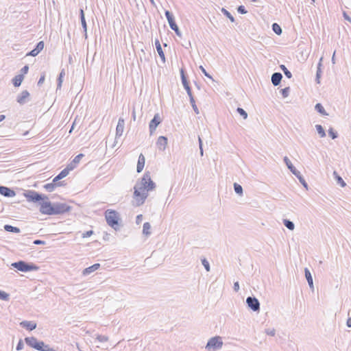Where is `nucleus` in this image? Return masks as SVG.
I'll use <instances>...</instances> for the list:
<instances>
[{
    "label": "nucleus",
    "instance_id": "9d476101",
    "mask_svg": "<svg viewBox=\"0 0 351 351\" xmlns=\"http://www.w3.org/2000/svg\"><path fill=\"white\" fill-rule=\"evenodd\" d=\"M246 303L249 308L254 312L260 311V302L258 300L252 296H248L246 299Z\"/></svg>",
    "mask_w": 351,
    "mask_h": 351
},
{
    "label": "nucleus",
    "instance_id": "3c124183",
    "mask_svg": "<svg viewBox=\"0 0 351 351\" xmlns=\"http://www.w3.org/2000/svg\"><path fill=\"white\" fill-rule=\"evenodd\" d=\"M199 69L206 77L213 80L212 76L208 73H207V71H206L203 66H199Z\"/></svg>",
    "mask_w": 351,
    "mask_h": 351
},
{
    "label": "nucleus",
    "instance_id": "39448f33",
    "mask_svg": "<svg viewBox=\"0 0 351 351\" xmlns=\"http://www.w3.org/2000/svg\"><path fill=\"white\" fill-rule=\"evenodd\" d=\"M24 196L27 198L28 202L34 203L42 202L43 200L48 199V197L45 195L39 193L35 191H27L24 193Z\"/></svg>",
    "mask_w": 351,
    "mask_h": 351
},
{
    "label": "nucleus",
    "instance_id": "2f4dec72",
    "mask_svg": "<svg viewBox=\"0 0 351 351\" xmlns=\"http://www.w3.org/2000/svg\"><path fill=\"white\" fill-rule=\"evenodd\" d=\"M271 29L273 32L278 36H280L282 32L281 27L276 23H274L272 24Z\"/></svg>",
    "mask_w": 351,
    "mask_h": 351
},
{
    "label": "nucleus",
    "instance_id": "393cba45",
    "mask_svg": "<svg viewBox=\"0 0 351 351\" xmlns=\"http://www.w3.org/2000/svg\"><path fill=\"white\" fill-rule=\"evenodd\" d=\"M84 157L83 154H79L73 159V160L68 164L67 167H72V170H73L77 165L80 162V160Z\"/></svg>",
    "mask_w": 351,
    "mask_h": 351
},
{
    "label": "nucleus",
    "instance_id": "6ab92c4d",
    "mask_svg": "<svg viewBox=\"0 0 351 351\" xmlns=\"http://www.w3.org/2000/svg\"><path fill=\"white\" fill-rule=\"evenodd\" d=\"M80 18L82 23V26L84 32L85 37L87 38V24L85 19V14L83 9L80 10Z\"/></svg>",
    "mask_w": 351,
    "mask_h": 351
},
{
    "label": "nucleus",
    "instance_id": "f704fd0d",
    "mask_svg": "<svg viewBox=\"0 0 351 351\" xmlns=\"http://www.w3.org/2000/svg\"><path fill=\"white\" fill-rule=\"evenodd\" d=\"M150 228H151V225L149 222L144 223L143 227V234L146 236L150 235L151 234V232L149 231Z\"/></svg>",
    "mask_w": 351,
    "mask_h": 351
},
{
    "label": "nucleus",
    "instance_id": "473e14b6",
    "mask_svg": "<svg viewBox=\"0 0 351 351\" xmlns=\"http://www.w3.org/2000/svg\"><path fill=\"white\" fill-rule=\"evenodd\" d=\"M283 224L285 226L290 230H293L295 228L294 223L289 219H283Z\"/></svg>",
    "mask_w": 351,
    "mask_h": 351
},
{
    "label": "nucleus",
    "instance_id": "f8f14e48",
    "mask_svg": "<svg viewBox=\"0 0 351 351\" xmlns=\"http://www.w3.org/2000/svg\"><path fill=\"white\" fill-rule=\"evenodd\" d=\"M29 96H30V94L27 90H23L21 93V94H19L16 97V101L20 105H23L29 101Z\"/></svg>",
    "mask_w": 351,
    "mask_h": 351
},
{
    "label": "nucleus",
    "instance_id": "052dcab7",
    "mask_svg": "<svg viewBox=\"0 0 351 351\" xmlns=\"http://www.w3.org/2000/svg\"><path fill=\"white\" fill-rule=\"evenodd\" d=\"M191 106L194 110V112L197 114H199V110L195 104V101H194V103H191Z\"/></svg>",
    "mask_w": 351,
    "mask_h": 351
},
{
    "label": "nucleus",
    "instance_id": "423d86ee",
    "mask_svg": "<svg viewBox=\"0 0 351 351\" xmlns=\"http://www.w3.org/2000/svg\"><path fill=\"white\" fill-rule=\"evenodd\" d=\"M223 346L222 339L219 336L211 337L207 342L206 349L208 351H215Z\"/></svg>",
    "mask_w": 351,
    "mask_h": 351
},
{
    "label": "nucleus",
    "instance_id": "cd10ccee",
    "mask_svg": "<svg viewBox=\"0 0 351 351\" xmlns=\"http://www.w3.org/2000/svg\"><path fill=\"white\" fill-rule=\"evenodd\" d=\"M322 60H323V58L322 57L319 59V63L317 64L316 77H315V81H316L317 84H320V78H321V75H322L321 66L322 65Z\"/></svg>",
    "mask_w": 351,
    "mask_h": 351
},
{
    "label": "nucleus",
    "instance_id": "bf43d9fd",
    "mask_svg": "<svg viewBox=\"0 0 351 351\" xmlns=\"http://www.w3.org/2000/svg\"><path fill=\"white\" fill-rule=\"evenodd\" d=\"M33 243L34 245H44L45 244V241L40 239L34 240Z\"/></svg>",
    "mask_w": 351,
    "mask_h": 351
},
{
    "label": "nucleus",
    "instance_id": "a211bd4d",
    "mask_svg": "<svg viewBox=\"0 0 351 351\" xmlns=\"http://www.w3.org/2000/svg\"><path fill=\"white\" fill-rule=\"evenodd\" d=\"M64 181H60L58 183H47L44 185V188L49 192H52L56 187L64 186Z\"/></svg>",
    "mask_w": 351,
    "mask_h": 351
},
{
    "label": "nucleus",
    "instance_id": "9b49d317",
    "mask_svg": "<svg viewBox=\"0 0 351 351\" xmlns=\"http://www.w3.org/2000/svg\"><path fill=\"white\" fill-rule=\"evenodd\" d=\"M162 122V119L158 113L154 114L153 119L150 121L149 124V130L150 135H152L156 130V128Z\"/></svg>",
    "mask_w": 351,
    "mask_h": 351
},
{
    "label": "nucleus",
    "instance_id": "774afa93",
    "mask_svg": "<svg viewBox=\"0 0 351 351\" xmlns=\"http://www.w3.org/2000/svg\"><path fill=\"white\" fill-rule=\"evenodd\" d=\"M65 75V69H62L59 74L58 76H60V77H64Z\"/></svg>",
    "mask_w": 351,
    "mask_h": 351
},
{
    "label": "nucleus",
    "instance_id": "4d7b16f0",
    "mask_svg": "<svg viewBox=\"0 0 351 351\" xmlns=\"http://www.w3.org/2000/svg\"><path fill=\"white\" fill-rule=\"evenodd\" d=\"M44 350L43 351H56L52 348H50L49 345L44 343V346L43 347Z\"/></svg>",
    "mask_w": 351,
    "mask_h": 351
},
{
    "label": "nucleus",
    "instance_id": "49530a36",
    "mask_svg": "<svg viewBox=\"0 0 351 351\" xmlns=\"http://www.w3.org/2000/svg\"><path fill=\"white\" fill-rule=\"evenodd\" d=\"M96 339L99 342H106L108 341V337L105 335H97Z\"/></svg>",
    "mask_w": 351,
    "mask_h": 351
},
{
    "label": "nucleus",
    "instance_id": "ddd939ff",
    "mask_svg": "<svg viewBox=\"0 0 351 351\" xmlns=\"http://www.w3.org/2000/svg\"><path fill=\"white\" fill-rule=\"evenodd\" d=\"M0 194L6 197H12L16 195V192L9 187L0 186Z\"/></svg>",
    "mask_w": 351,
    "mask_h": 351
},
{
    "label": "nucleus",
    "instance_id": "58836bf2",
    "mask_svg": "<svg viewBox=\"0 0 351 351\" xmlns=\"http://www.w3.org/2000/svg\"><path fill=\"white\" fill-rule=\"evenodd\" d=\"M221 12L227 17L230 19V21L232 22V23H234L235 21L234 20V16L231 14V13L230 12H228L226 9L225 8H222L221 9Z\"/></svg>",
    "mask_w": 351,
    "mask_h": 351
},
{
    "label": "nucleus",
    "instance_id": "0eeeda50",
    "mask_svg": "<svg viewBox=\"0 0 351 351\" xmlns=\"http://www.w3.org/2000/svg\"><path fill=\"white\" fill-rule=\"evenodd\" d=\"M72 207L65 203L54 202L53 215H62L71 210Z\"/></svg>",
    "mask_w": 351,
    "mask_h": 351
},
{
    "label": "nucleus",
    "instance_id": "4be33fe9",
    "mask_svg": "<svg viewBox=\"0 0 351 351\" xmlns=\"http://www.w3.org/2000/svg\"><path fill=\"white\" fill-rule=\"evenodd\" d=\"M145 158L143 154H141L138 156V162H137V167H136V171L137 173H141L145 166Z\"/></svg>",
    "mask_w": 351,
    "mask_h": 351
},
{
    "label": "nucleus",
    "instance_id": "c756f323",
    "mask_svg": "<svg viewBox=\"0 0 351 351\" xmlns=\"http://www.w3.org/2000/svg\"><path fill=\"white\" fill-rule=\"evenodd\" d=\"M4 230L9 232L19 233L21 232L20 228L18 227L12 226L9 224H5L3 227Z\"/></svg>",
    "mask_w": 351,
    "mask_h": 351
},
{
    "label": "nucleus",
    "instance_id": "a19ab883",
    "mask_svg": "<svg viewBox=\"0 0 351 351\" xmlns=\"http://www.w3.org/2000/svg\"><path fill=\"white\" fill-rule=\"evenodd\" d=\"M237 112L244 119H246L247 118V112L243 109L242 108L238 107L237 108Z\"/></svg>",
    "mask_w": 351,
    "mask_h": 351
},
{
    "label": "nucleus",
    "instance_id": "8fccbe9b",
    "mask_svg": "<svg viewBox=\"0 0 351 351\" xmlns=\"http://www.w3.org/2000/svg\"><path fill=\"white\" fill-rule=\"evenodd\" d=\"M265 333L269 336H274L276 334V330L274 328H267Z\"/></svg>",
    "mask_w": 351,
    "mask_h": 351
},
{
    "label": "nucleus",
    "instance_id": "37998d69",
    "mask_svg": "<svg viewBox=\"0 0 351 351\" xmlns=\"http://www.w3.org/2000/svg\"><path fill=\"white\" fill-rule=\"evenodd\" d=\"M328 134L329 136L332 138V139H335L338 137V134L336 131L334 130V129L332 128H330L329 130H328Z\"/></svg>",
    "mask_w": 351,
    "mask_h": 351
},
{
    "label": "nucleus",
    "instance_id": "680f3d73",
    "mask_svg": "<svg viewBox=\"0 0 351 351\" xmlns=\"http://www.w3.org/2000/svg\"><path fill=\"white\" fill-rule=\"evenodd\" d=\"M45 76L44 74L40 76V77L38 82V86H41L43 84V82L45 81Z\"/></svg>",
    "mask_w": 351,
    "mask_h": 351
},
{
    "label": "nucleus",
    "instance_id": "6e6d98bb",
    "mask_svg": "<svg viewBox=\"0 0 351 351\" xmlns=\"http://www.w3.org/2000/svg\"><path fill=\"white\" fill-rule=\"evenodd\" d=\"M93 233H94V232H93L92 230H88V231H86V232H84V233L82 234V237H83V238L89 237H90L91 235H93Z\"/></svg>",
    "mask_w": 351,
    "mask_h": 351
},
{
    "label": "nucleus",
    "instance_id": "f03ea898",
    "mask_svg": "<svg viewBox=\"0 0 351 351\" xmlns=\"http://www.w3.org/2000/svg\"><path fill=\"white\" fill-rule=\"evenodd\" d=\"M105 218L108 226L112 228L114 230H117L119 228V213L111 209H108L105 212Z\"/></svg>",
    "mask_w": 351,
    "mask_h": 351
},
{
    "label": "nucleus",
    "instance_id": "7ed1b4c3",
    "mask_svg": "<svg viewBox=\"0 0 351 351\" xmlns=\"http://www.w3.org/2000/svg\"><path fill=\"white\" fill-rule=\"evenodd\" d=\"M11 266L22 272L37 271L39 269V267L36 264L33 263H28L24 261H19L12 263Z\"/></svg>",
    "mask_w": 351,
    "mask_h": 351
},
{
    "label": "nucleus",
    "instance_id": "bb28decb",
    "mask_svg": "<svg viewBox=\"0 0 351 351\" xmlns=\"http://www.w3.org/2000/svg\"><path fill=\"white\" fill-rule=\"evenodd\" d=\"M24 79V76L23 74L16 75L12 80V84L15 87H19L21 86L23 80Z\"/></svg>",
    "mask_w": 351,
    "mask_h": 351
},
{
    "label": "nucleus",
    "instance_id": "72a5a7b5",
    "mask_svg": "<svg viewBox=\"0 0 351 351\" xmlns=\"http://www.w3.org/2000/svg\"><path fill=\"white\" fill-rule=\"evenodd\" d=\"M315 110L322 115H328L324 108L320 103H317L315 106Z\"/></svg>",
    "mask_w": 351,
    "mask_h": 351
},
{
    "label": "nucleus",
    "instance_id": "f257e3e1",
    "mask_svg": "<svg viewBox=\"0 0 351 351\" xmlns=\"http://www.w3.org/2000/svg\"><path fill=\"white\" fill-rule=\"evenodd\" d=\"M156 183L152 180L150 173L146 171L141 180L134 186L132 205L134 207L142 206L148 197V192L156 188Z\"/></svg>",
    "mask_w": 351,
    "mask_h": 351
},
{
    "label": "nucleus",
    "instance_id": "e2e57ef3",
    "mask_svg": "<svg viewBox=\"0 0 351 351\" xmlns=\"http://www.w3.org/2000/svg\"><path fill=\"white\" fill-rule=\"evenodd\" d=\"M233 289H234V291H236V292H237V291L239 290V282H235L234 283Z\"/></svg>",
    "mask_w": 351,
    "mask_h": 351
},
{
    "label": "nucleus",
    "instance_id": "a18cd8bd",
    "mask_svg": "<svg viewBox=\"0 0 351 351\" xmlns=\"http://www.w3.org/2000/svg\"><path fill=\"white\" fill-rule=\"evenodd\" d=\"M202 263L203 266L204 267L205 269L207 271H209L210 269V264H209L208 261L205 258L202 259Z\"/></svg>",
    "mask_w": 351,
    "mask_h": 351
},
{
    "label": "nucleus",
    "instance_id": "864d4df0",
    "mask_svg": "<svg viewBox=\"0 0 351 351\" xmlns=\"http://www.w3.org/2000/svg\"><path fill=\"white\" fill-rule=\"evenodd\" d=\"M28 71H29V66L28 65H25L21 69V73L20 74H23V76H24L25 74H27L28 73Z\"/></svg>",
    "mask_w": 351,
    "mask_h": 351
},
{
    "label": "nucleus",
    "instance_id": "c85d7f7f",
    "mask_svg": "<svg viewBox=\"0 0 351 351\" xmlns=\"http://www.w3.org/2000/svg\"><path fill=\"white\" fill-rule=\"evenodd\" d=\"M180 77H181V80H182V83L183 84L184 88H186V87L189 86V82L187 80V77L185 74V71H184V69H180Z\"/></svg>",
    "mask_w": 351,
    "mask_h": 351
},
{
    "label": "nucleus",
    "instance_id": "f3484780",
    "mask_svg": "<svg viewBox=\"0 0 351 351\" xmlns=\"http://www.w3.org/2000/svg\"><path fill=\"white\" fill-rule=\"evenodd\" d=\"M20 325L27 330L32 331L36 328V324L32 321H23L20 323Z\"/></svg>",
    "mask_w": 351,
    "mask_h": 351
},
{
    "label": "nucleus",
    "instance_id": "dca6fc26",
    "mask_svg": "<svg viewBox=\"0 0 351 351\" xmlns=\"http://www.w3.org/2000/svg\"><path fill=\"white\" fill-rule=\"evenodd\" d=\"M167 141L168 139L166 136H159L156 142V146L158 148V149L160 151H164L166 149Z\"/></svg>",
    "mask_w": 351,
    "mask_h": 351
},
{
    "label": "nucleus",
    "instance_id": "5701e85b",
    "mask_svg": "<svg viewBox=\"0 0 351 351\" xmlns=\"http://www.w3.org/2000/svg\"><path fill=\"white\" fill-rule=\"evenodd\" d=\"M155 45H156L157 52H158L161 60L162 61L163 63H165V56L162 51L160 41L158 39H156V40H155Z\"/></svg>",
    "mask_w": 351,
    "mask_h": 351
},
{
    "label": "nucleus",
    "instance_id": "a878e982",
    "mask_svg": "<svg viewBox=\"0 0 351 351\" xmlns=\"http://www.w3.org/2000/svg\"><path fill=\"white\" fill-rule=\"evenodd\" d=\"M304 274L310 288L313 289V277L310 270L306 267L304 269Z\"/></svg>",
    "mask_w": 351,
    "mask_h": 351
},
{
    "label": "nucleus",
    "instance_id": "4c0bfd02",
    "mask_svg": "<svg viewBox=\"0 0 351 351\" xmlns=\"http://www.w3.org/2000/svg\"><path fill=\"white\" fill-rule=\"evenodd\" d=\"M234 190L235 193L239 195H243V187L238 183H234Z\"/></svg>",
    "mask_w": 351,
    "mask_h": 351
},
{
    "label": "nucleus",
    "instance_id": "ea45409f",
    "mask_svg": "<svg viewBox=\"0 0 351 351\" xmlns=\"http://www.w3.org/2000/svg\"><path fill=\"white\" fill-rule=\"evenodd\" d=\"M315 128L320 137L323 138L326 136L325 130L321 125H316Z\"/></svg>",
    "mask_w": 351,
    "mask_h": 351
},
{
    "label": "nucleus",
    "instance_id": "0e129e2a",
    "mask_svg": "<svg viewBox=\"0 0 351 351\" xmlns=\"http://www.w3.org/2000/svg\"><path fill=\"white\" fill-rule=\"evenodd\" d=\"M187 95L189 97L190 103H194V97H193V95L192 94V91L188 93Z\"/></svg>",
    "mask_w": 351,
    "mask_h": 351
},
{
    "label": "nucleus",
    "instance_id": "b1692460",
    "mask_svg": "<svg viewBox=\"0 0 351 351\" xmlns=\"http://www.w3.org/2000/svg\"><path fill=\"white\" fill-rule=\"evenodd\" d=\"M38 341V340L34 337H27L25 338V342L26 344L33 348H35Z\"/></svg>",
    "mask_w": 351,
    "mask_h": 351
},
{
    "label": "nucleus",
    "instance_id": "79ce46f5",
    "mask_svg": "<svg viewBox=\"0 0 351 351\" xmlns=\"http://www.w3.org/2000/svg\"><path fill=\"white\" fill-rule=\"evenodd\" d=\"M10 298V295L8 293H5L3 291L0 290V299L4 301H8Z\"/></svg>",
    "mask_w": 351,
    "mask_h": 351
},
{
    "label": "nucleus",
    "instance_id": "13d9d810",
    "mask_svg": "<svg viewBox=\"0 0 351 351\" xmlns=\"http://www.w3.org/2000/svg\"><path fill=\"white\" fill-rule=\"evenodd\" d=\"M143 220V215L141 214L138 215L136 217V223L140 224Z\"/></svg>",
    "mask_w": 351,
    "mask_h": 351
},
{
    "label": "nucleus",
    "instance_id": "20e7f679",
    "mask_svg": "<svg viewBox=\"0 0 351 351\" xmlns=\"http://www.w3.org/2000/svg\"><path fill=\"white\" fill-rule=\"evenodd\" d=\"M283 160L290 171L299 180L302 186L307 189V182L304 180V177L301 175L300 172L297 170L296 168L293 165L289 158L287 156H285Z\"/></svg>",
    "mask_w": 351,
    "mask_h": 351
},
{
    "label": "nucleus",
    "instance_id": "aec40b11",
    "mask_svg": "<svg viewBox=\"0 0 351 351\" xmlns=\"http://www.w3.org/2000/svg\"><path fill=\"white\" fill-rule=\"evenodd\" d=\"M282 78V75L279 72L274 73L271 75V83L274 86H276L280 84Z\"/></svg>",
    "mask_w": 351,
    "mask_h": 351
},
{
    "label": "nucleus",
    "instance_id": "338daca9",
    "mask_svg": "<svg viewBox=\"0 0 351 351\" xmlns=\"http://www.w3.org/2000/svg\"><path fill=\"white\" fill-rule=\"evenodd\" d=\"M346 326L348 327V328H351V317H348L347 321H346Z\"/></svg>",
    "mask_w": 351,
    "mask_h": 351
},
{
    "label": "nucleus",
    "instance_id": "7c9ffc66",
    "mask_svg": "<svg viewBox=\"0 0 351 351\" xmlns=\"http://www.w3.org/2000/svg\"><path fill=\"white\" fill-rule=\"evenodd\" d=\"M333 175L338 184L342 187L346 185L343 178L336 171H334Z\"/></svg>",
    "mask_w": 351,
    "mask_h": 351
},
{
    "label": "nucleus",
    "instance_id": "c9c22d12",
    "mask_svg": "<svg viewBox=\"0 0 351 351\" xmlns=\"http://www.w3.org/2000/svg\"><path fill=\"white\" fill-rule=\"evenodd\" d=\"M72 171V167H67L62 170L58 174L60 177L62 178H65L69 173V171Z\"/></svg>",
    "mask_w": 351,
    "mask_h": 351
},
{
    "label": "nucleus",
    "instance_id": "69168bd1",
    "mask_svg": "<svg viewBox=\"0 0 351 351\" xmlns=\"http://www.w3.org/2000/svg\"><path fill=\"white\" fill-rule=\"evenodd\" d=\"M343 16L346 21L351 23V18L347 14L346 12H343Z\"/></svg>",
    "mask_w": 351,
    "mask_h": 351
},
{
    "label": "nucleus",
    "instance_id": "412c9836",
    "mask_svg": "<svg viewBox=\"0 0 351 351\" xmlns=\"http://www.w3.org/2000/svg\"><path fill=\"white\" fill-rule=\"evenodd\" d=\"M100 267L99 263H95L93 265L85 268L83 271L82 274L84 276H88L91 273L94 272L95 271L97 270Z\"/></svg>",
    "mask_w": 351,
    "mask_h": 351
},
{
    "label": "nucleus",
    "instance_id": "4468645a",
    "mask_svg": "<svg viewBox=\"0 0 351 351\" xmlns=\"http://www.w3.org/2000/svg\"><path fill=\"white\" fill-rule=\"evenodd\" d=\"M44 42L40 41L38 42L34 49H33L32 51H30L29 53H27V56H36L44 48Z\"/></svg>",
    "mask_w": 351,
    "mask_h": 351
},
{
    "label": "nucleus",
    "instance_id": "09e8293b",
    "mask_svg": "<svg viewBox=\"0 0 351 351\" xmlns=\"http://www.w3.org/2000/svg\"><path fill=\"white\" fill-rule=\"evenodd\" d=\"M237 12L241 14H244L247 12L244 5H239L237 8Z\"/></svg>",
    "mask_w": 351,
    "mask_h": 351
},
{
    "label": "nucleus",
    "instance_id": "2eb2a0df",
    "mask_svg": "<svg viewBox=\"0 0 351 351\" xmlns=\"http://www.w3.org/2000/svg\"><path fill=\"white\" fill-rule=\"evenodd\" d=\"M125 126V121L123 118H119L116 128V138L122 136Z\"/></svg>",
    "mask_w": 351,
    "mask_h": 351
},
{
    "label": "nucleus",
    "instance_id": "de8ad7c7",
    "mask_svg": "<svg viewBox=\"0 0 351 351\" xmlns=\"http://www.w3.org/2000/svg\"><path fill=\"white\" fill-rule=\"evenodd\" d=\"M44 341H38L37 342V345L35 347L34 349L38 350V351H43L44 350V348H43L44 346Z\"/></svg>",
    "mask_w": 351,
    "mask_h": 351
},
{
    "label": "nucleus",
    "instance_id": "5fc2aeb1",
    "mask_svg": "<svg viewBox=\"0 0 351 351\" xmlns=\"http://www.w3.org/2000/svg\"><path fill=\"white\" fill-rule=\"evenodd\" d=\"M24 344L22 339H20L16 345V350H21L23 348Z\"/></svg>",
    "mask_w": 351,
    "mask_h": 351
},
{
    "label": "nucleus",
    "instance_id": "c03bdc74",
    "mask_svg": "<svg viewBox=\"0 0 351 351\" xmlns=\"http://www.w3.org/2000/svg\"><path fill=\"white\" fill-rule=\"evenodd\" d=\"M290 91L289 87H285L281 89L280 93L284 98L287 97Z\"/></svg>",
    "mask_w": 351,
    "mask_h": 351
},
{
    "label": "nucleus",
    "instance_id": "1a4fd4ad",
    "mask_svg": "<svg viewBox=\"0 0 351 351\" xmlns=\"http://www.w3.org/2000/svg\"><path fill=\"white\" fill-rule=\"evenodd\" d=\"M40 212L43 215H53V203L48 199L43 200L40 202Z\"/></svg>",
    "mask_w": 351,
    "mask_h": 351
},
{
    "label": "nucleus",
    "instance_id": "e433bc0d",
    "mask_svg": "<svg viewBox=\"0 0 351 351\" xmlns=\"http://www.w3.org/2000/svg\"><path fill=\"white\" fill-rule=\"evenodd\" d=\"M280 69L283 71L284 74L285 75V76H286L287 78L290 79V78H291V77H292V73L290 72V71H289V70L287 69V68L285 66V65H284V64H281V65L280 66Z\"/></svg>",
    "mask_w": 351,
    "mask_h": 351
},
{
    "label": "nucleus",
    "instance_id": "6e6552de",
    "mask_svg": "<svg viewBox=\"0 0 351 351\" xmlns=\"http://www.w3.org/2000/svg\"><path fill=\"white\" fill-rule=\"evenodd\" d=\"M165 14L168 21L171 29L175 32L178 36L181 37V32L180 31L179 27L176 23L173 14L169 10H165Z\"/></svg>",
    "mask_w": 351,
    "mask_h": 351
},
{
    "label": "nucleus",
    "instance_id": "603ef678",
    "mask_svg": "<svg viewBox=\"0 0 351 351\" xmlns=\"http://www.w3.org/2000/svg\"><path fill=\"white\" fill-rule=\"evenodd\" d=\"M63 78L64 77H60V76H58V77L57 79V90L61 88L62 82H63Z\"/></svg>",
    "mask_w": 351,
    "mask_h": 351
}]
</instances>
